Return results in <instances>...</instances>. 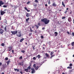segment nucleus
I'll return each mask as SVG.
<instances>
[{
	"label": "nucleus",
	"mask_w": 74,
	"mask_h": 74,
	"mask_svg": "<svg viewBox=\"0 0 74 74\" xmlns=\"http://www.w3.org/2000/svg\"><path fill=\"white\" fill-rule=\"evenodd\" d=\"M7 27L5 26V28L4 29L5 30V31H7Z\"/></svg>",
	"instance_id": "nucleus-31"
},
{
	"label": "nucleus",
	"mask_w": 74,
	"mask_h": 74,
	"mask_svg": "<svg viewBox=\"0 0 74 74\" xmlns=\"http://www.w3.org/2000/svg\"><path fill=\"white\" fill-rule=\"evenodd\" d=\"M29 19H30V18H27L26 19V22H28V21H29Z\"/></svg>",
	"instance_id": "nucleus-22"
},
{
	"label": "nucleus",
	"mask_w": 74,
	"mask_h": 74,
	"mask_svg": "<svg viewBox=\"0 0 74 74\" xmlns=\"http://www.w3.org/2000/svg\"><path fill=\"white\" fill-rule=\"evenodd\" d=\"M3 7L4 8H7V6L6 5H3Z\"/></svg>",
	"instance_id": "nucleus-29"
},
{
	"label": "nucleus",
	"mask_w": 74,
	"mask_h": 74,
	"mask_svg": "<svg viewBox=\"0 0 74 74\" xmlns=\"http://www.w3.org/2000/svg\"><path fill=\"white\" fill-rule=\"evenodd\" d=\"M73 71V70H70L69 71V73H71Z\"/></svg>",
	"instance_id": "nucleus-30"
},
{
	"label": "nucleus",
	"mask_w": 74,
	"mask_h": 74,
	"mask_svg": "<svg viewBox=\"0 0 74 74\" xmlns=\"http://www.w3.org/2000/svg\"><path fill=\"white\" fill-rule=\"evenodd\" d=\"M35 3H38V1L37 0H35Z\"/></svg>",
	"instance_id": "nucleus-37"
},
{
	"label": "nucleus",
	"mask_w": 74,
	"mask_h": 74,
	"mask_svg": "<svg viewBox=\"0 0 74 74\" xmlns=\"http://www.w3.org/2000/svg\"><path fill=\"white\" fill-rule=\"evenodd\" d=\"M20 73L21 74H23V73H22V72H20Z\"/></svg>",
	"instance_id": "nucleus-57"
},
{
	"label": "nucleus",
	"mask_w": 74,
	"mask_h": 74,
	"mask_svg": "<svg viewBox=\"0 0 74 74\" xmlns=\"http://www.w3.org/2000/svg\"><path fill=\"white\" fill-rule=\"evenodd\" d=\"M72 34L73 36H74V32H72Z\"/></svg>",
	"instance_id": "nucleus-49"
},
{
	"label": "nucleus",
	"mask_w": 74,
	"mask_h": 74,
	"mask_svg": "<svg viewBox=\"0 0 74 74\" xmlns=\"http://www.w3.org/2000/svg\"><path fill=\"white\" fill-rule=\"evenodd\" d=\"M14 69L15 71H17L18 72V71H19V69L14 68Z\"/></svg>",
	"instance_id": "nucleus-15"
},
{
	"label": "nucleus",
	"mask_w": 74,
	"mask_h": 74,
	"mask_svg": "<svg viewBox=\"0 0 74 74\" xmlns=\"http://www.w3.org/2000/svg\"><path fill=\"white\" fill-rule=\"evenodd\" d=\"M10 60H9L7 62V65H8V64H10Z\"/></svg>",
	"instance_id": "nucleus-21"
},
{
	"label": "nucleus",
	"mask_w": 74,
	"mask_h": 74,
	"mask_svg": "<svg viewBox=\"0 0 74 74\" xmlns=\"http://www.w3.org/2000/svg\"><path fill=\"white\" fill-rule=\"evenodd\" d=\"M67 33L68 34H70V33H69V32H67Z\"/></svg>",
	"instance_id": "nucleus-56"
},
{
	"label": "nucleus",
	"mask_w": 74,
	"mask_h": 74,
	"mask_svg": "<svg viewBox=\"0 0 74 74\" xmlns=\"http://www.w3.org/2000/svg\"><path fill=\"white\" fill-rule=\"evenodd\" d=\"M2 68L3 69H5V66H3Z\"/></svg>",
	"instance_id": "nucleus-48"
},
{
	"label": "nucleus",
	"mask_w": 74,
	"mask_h": 74,
	"mask_svg": "<svg viewBox=\"0 0 74 74\" xmlns=\"http://www.w3.org/2000/svg\"><path fill=\"white\" fill-rule=\"evenodd\" d=\"M21 52H22L23 53H25V50H21Z\"/></svg>",
	"instance_id": "nucleus-28"
},
{
	"label": "nucleus",
	"mask_w": 74,
	"mask_h": 74,
	"mask_svg": "<svg viewBox=\"0 0 74 74\" xmlns=\"http://www.w3.org/2000/svg\"><path fill=\"white\" fill-rule=\"evenodd\" d=\"M30 31L31 32H34V31H33L31 27H30Z\"/></svg>",
	"instance_id": "nucleus-25"
},
{
	"label": "nucleus",
	"mask_w": 74,
	"mask_h": 74,
	"mask_svg": "<svg viewBox=\"0 0 74 74\" xmlns=\"http://www.w3.org/2000/svg\"><path fill=\"white\" fill-rule=\"evenodd\" d=\"M62 5H63L64 7H65V5L64 3V2H63V1L62 2Z\"/></svg>",
	"instance_id": "nucleus-17"
},
{
	"label": "nucleus",
	"mask_w": 74,
	"mask_h": 74,
	"mask_svg": "<svg viewBox=\"0 0 74 74\" xmlns=\"http://www.w3.org/2000/svg\"><path fill=\"white\" fill-rule=\"evenodd\" d=\"M73 23L74 24V19L73 20Z\"/></svg>",
	"instance_id": "nucleus-64"
},
{
	"label": "nucleus",
	"mask_w": 74,
	"mask_h": 74,
	"mask_svg": "<svg viewBox=\"0 0 74 74\" xmlns=\"http://www.w3.org/2000/svg\"><path fill=\"white\" fill-rule=\"evenodd\" d=\"M1 46H2V47H4V43H2L1 44Z\"/></svg>",
	"instance_id": "nucleus-34"
},
{
	"label": "nucleus",
	"mask_w": 74,
	"mask_h": 74,
	"mask_svg": "<svg viewBox=\"0 0 74 74\" xmlns=\"http://www.w3.org/2000/svg\"><path fill=\"white\" fill-rule=\"evenodd\" d=\"M68 20L69 22H70L71 21V17H69L68 19Z\"/></svg>",
	"instance_id": "nucleus-12"
},
{
	"label": "nucleus",
	"mask_w": 74,
	"mask_h": 74,
	"mask_svg": "<svg viewBox=\"0 0 74 74\" xmlns=\"http://www.w3.org/2000/svg\"><path fill=\"white\" fill-rule=\"evenodd\" d=\"M9 48V49H12V47L11 46H10L8 47Z\"/></svg>",
	"instance_id": "nucleus-27"
},
{
	"label": "nucleus",
	"mask_w": 74,
	"mask_h": 74,
	"mask_svg": "<svg viewBox=\"0 0 74 74\" xmlns=\"http://www.w3.org/2000/svg\"><path fill=\"white\" fill-rule=\"evenodd\" d=\"M67 11L66 10L64 12V13L65 14H67Z\"/></svg>",
	"instance_id": "nucleus-42"
},
{
	"label": "nucleus",
	"mask_w": 74,
	"mask_h": 74,
	"mask_svg": "<svg viewBox=\"0 0 74 74\" xmlns=\"http://www.w3.org/2000/svg\"><path fill=\"white\" fill-rule=\"evenodd\" d=\"M24 8L25 10H26V11H27V12H29V11H30V10H29L28 9H27V8H26V7Z\"/></svg>",
	"instance_id": "nucleus-18"
},
{
	"label": "nucleus",
	"mask_w": 74,
	"mask_h": 74,
	"mask_svg": "<svg viewBox=\"0 0 74 74\" xmlns=\"http://www.w3.org/2000/svg\"><path fill=\"white\" fill-rule=\"evenodd\" d=\"M18 32L16 34V35L17 37H20L22 36V35H21V32L19 31H18Z\"/></svg>",
	"instance_id": "nucleus-2"
},
{
	"label": "nucleus",
	"mask_w": 74,
	"mask_h": 74,
	"mask_svg": "<svg viewBox=\"0 0 74 74\" xmlns=\"http://www.w3.org/2000/svg\"><path fill=\"white\" fill-rule=\"evenodd\" d=\"M48 4H50V0H49V2H48Z\"/></svg>",
	"instance_id": "nucleus-50"
},
{
	"label": "nucleus",
	"mask_w": 74,
	"mask_h": 74,
	"mask_svg": "<svg viewBox=\"0 0 74 74\" xmlns=\"http://www.w3.org/2000/svg\"><path fill=\"white\" fill-rule=\"evenodd\" d=\"M34 27V26H33L32 27V28H33Z\"/></svg>",
	"instance_id": "nucleus-58"
},
{
	"label": "nucleus",
	"mask_w": 74,
	"mask_h": 74,
	"mask_svg": "<svg viewBox=\"0 0 74 74\" xmlns=\"http://www.w3.org/2000/svg\"><path fill=\"white\" fill-rule=\"evenodd\" d=\"M67 69H72V67H70V66H68L67 67Z\"/></svg>",
	"instance_id": "nucleus-33"
},
{
	"label": "nucleus",
	"mask_w": 74,
	"mask_h": 74,
	"mask_svg": "<svg viewBox=\"0 0 74 74\" xmlns=\"http://www.w3.org/2000/svg\"><path fill=\"white\" fill-rule=\"evenodd\" d=\"M42 30H44L45 29V27H43L42 28Z\"/></svg>",
	"instance_id": "nucleus-54"
},
{
	"label": "nucleus",
	"mask_w": 74,
	"mask_h": 74,
	"mask_svg": "<svg viewBox=\"0 0 74 74\" xmlns=\"http://www.w3.org/2000/svg\"><path fill=\"white\" fill-rule=\"evenodd\" d=\"M34 32L35 33H36V34L37 33V30H35Z\"/></svg>",
	"instance_id": "nucleus-43"
},
{
	"label": "nucleus",
	"mask_w": 74,
	"mask_h": 74,
	"mask_svg": "<svg viewBox=\"0 0 74 74\" xmlns=\"http://www.w3.org/2000/svg\"><path fill=\"white\" fill-rule=\"evenodd\" d=\"M27 69L28 70H30V69H31V67L30 66H29L28 67H27Z\"/></svg>",
	"instance_id": "nucleus-23"
},
{
	"label": "nucleus",
	"mask_w": 74,
	"mask_h": 74,
	"mask_svg": "<svg viewBox=\"0 0 74 74\" xmlns=\"http://www.w3.org/2000/svg\"><path fill=\"white\" fill-rule=\"evenodd\" d=\"M11 29H12V30H14V27H13V26H12V27Z\"/></svg>",
	"instance_id": "nucleus-41"
},
{
	"label": "nucleus",
	"mask_w": 74,
	"mask_h": 74,
	"mask_svg": "<svg viewBox=\"0 0 74 74\" xmlns=\"http://www.w3.org/2000/svg\"><path fill=\"white\" fill-rule=\"evenodd\" d=\"M66 18V16H64L62 17V19H64Z\"/></svg>",
	"instance_id": "nucleus-32"
},
{
	"label": "nucleus",
	"mask_w": 74,
	"mask_h": 74,
	"mask_svg": "<svg viewBox=\"0 0 74 74\" xmlns=\"http://www.w3.org/2000/svg\"><path fill=\"white\" fill-rule=\"evenodd\" d=\"M24 71H26V72H28V69H25L24 70Z\"/></svg>",
	"instance_id": "nucleus-24"
},
{
	"label": "nucleus",
	"mask_w": 74,
	"mask_h": 74,
	"mask_svg": "<svg viewBox=\"0 0 74 74\" xmlns=\"http://www.w3.org/2000/svg\"><path fill=\"white\" fill-rule=\"evenodd\" d=\"M31 70H32V74H33V73H34L35 72H36L34 69L33 68H31Z\"/></svg>",
	"instance_id": "nucleus-7"
},
{
	"label": "nucleus",
	"mask_w": 74,
	"mask_h": 74,
	"mask_svg": "<svg viewBox=\"0 0 74 74\" xmlns=\"http://www.w3.org/2000/svg\"><path fill=\"white\" fill-rule=\"evenodd\" d=\"M32 35V33H30L29 34V36H31Z\"/></svg>",
	"instance_id": "nucleus-38"
},
{
	"label": "nucleus",
	"mask_w": 74,
	"mask_h": 74,
	"mask_svg": "<svg viewBox=\"0 0 74 74\" xmlns=\"http://www.w3.org/2000/svg\"><path fill=\"white\" fill-rule=\"evenodd\" d=\"M54 53V52L53 51H51V53L50 54V55L51 56V57H50V59H52L53 58V57H54V56H55V55H53Z\"/></svg>",
	"instance_id": "nucleus-4"
},
{
	"label": "nucleus",
	"mask_w": 74,
	"mask_h": 74,
	"mask_svg": "<svg viewBox=\"0 0 74 74\" xmlns=\"http://www.w3.org/2000/svg\"><path fill=\"white\" fill-rule=\"evenodd\" d=\"M30 3V1H28V2H27V4H29V3Z\"/></svg>",
	"instance_id": "nucleus-47"
},
{
	"label": "nucleus",
	"mask_w": 74,
	"mask_h": 74,
	"mask_svg": "<svg viewBox=\"0 0 74 74\" xmlns=\"http://www.w3.org/2000/svg\"><path fill=\"white\" fill-rule=\"evenodd\" d=\"M30 14H29V13H27V14L26 15V16L27 17H29V16H30Z\"/></svg>",
	"instance_id": "nucleus-11"
},
{
	"label": "nucleus",
	"mask_w": 74,
	"mask_h": 74,
	"mask_svg": "<svg viewBox=\"0 0 74 74\" xmlns=\"http://www.w3.org/2000/svg\"><path fill=\"white\" fill-rule=\"evenodd\" d=\"M4 31L2 30V29H0V34H3L4 33Z\"/></svg>",
	"instance_id": "nucleus-8"
},
{
	"label": "nucleus",
	"mask_w": 74,
	"mask_h": 74,
	"mask_svg": "<svg viewBox=\"0 0 74 74\" xmlns=\"http://www.w3.org/2000/svg\"><path fill=\"white\" fill-rule=\"evenodd\" d=\"M11 33H12V34H13V35H15V34L18 33V31H11Z\"/></svg>",
	"instance_id": "nucleus-6"
},
{
	"label": "nucleus",
	"mask_w": 74,
	"mask_h": 74,
	"mask_svg": "<svg viewBox=\"0 0 74 74\" xmlns=\"http://www.w3.org/2000/svg\"><path fill=\"white\" fill-rule=\"evenodd\" d=\"M71 13H72V11H71L69 12V14H71Z\"/></svg>",
	"instance_id": "nucleus-55"
},
{
	"label": "nucleus",
	"mask_w": 74,
	"mask_h": 74,
	"mask_svg": "<svg viewBox=\"0 0 74 74\" xmlns=\"http://www.w3.org/2000/svg\"><path fill=\"white\" fill-rule=\"evenodd\" d=\"M41 26V23H38V25H35V26L36 27L37 29H38L39 28V26Z\"/></svg>",
	"instance_id": "nucleus-5"
},
{
	"label": "nucleus",
	"mask_w": 74,
	"mask_h": 74,
	"mask_svg": "<svg viewBox=\"0 0 74 74\" xmlns=\"http://www.w3.org/2000/svg\"><path fill=\"white\" fill-rule=\"evenodd\" d=\"M18 65H20V66H23V64L22 62H20L18 64Z\"/></svg>",
	"instance_id": "nucleus-14"
},
{
	"label": "nucleus",
	"mask_w": 74,
	"mask_h": 74,
	"mask_svg": "<svg viewBox=\"0 0 74 74\" xmlns=\"http://www.w3.org/2000/svg\"><path fill=\"white\" fill-rule=\"evenodd\" d=\"M54 34H55V36H58V32H54Z\"/></svg>",
	"instance_id": "nucleus-20"
},
{
	"label": "nucleus",
	"mask_w": 74,
	"mask_h": 74,
	"mask_svg": "<svg viewBox=\"0 0 74 74\" xmlns=\"http://www.w3.org/2000/svg\"><path fill=\"white\" fill-rule=\"evenodd\" d=\"M5 60H8V58L7 57H6L5 58Z\"/></svg>",
	"instance_id": "nucleus-35"
},
{
	"label": "nucleus",
	"mask_w": 74,
	"mask_h": 74,
	"mask_svg": "<svg viewBox=\"0 0 74 74\" xmlns=\"http://www.w3.org/2000/svg\"><path fill=\"white\" fill-rule=\"evenodd\" d=\"M33 60H36V57H34L33 58Z\"/></svg>",
	"instance_id": "nucleus-45"
},
{
	"label": "nucleus",
	"mask_w": 74,
	"mask_h": 74,
	"mask_svg": "<svg viewBox=\"0 0 74 74\" xmlns=\"http://www.w3.org/2000/svg\"><path fill=\"white\" fill-rule=\"evenodd\" d=\"M42 48H43V49H45V47H43Z\"/></svg>",
	"instance_id": "nucleus-62"
},
{
	"label": "nucleus",
	"mask_w": 74,
	"mask_h": 74,
	"mask_svg": "<svg viewBox=\"0 0 74 74\" xmlns=\"http://www.w3.org/2000/svg\"><path fill=\"white\" fill-rule=\"evenodd\" d=\"M1 65H2V63H1V62H0V66H1Z\"/></svg>",
	"instance_id": "nucleus-52"
},
{
	"label": "nucleus",
	"mask_w": 74,
	"mask_h": 74,
	"mask_svg": "<svg viewBox=\"0 0 74 74\" xmlns=\"http://www.w3.org/2000/svg\"><path fill=\"white\" fill-rule=\"evenodd\" d=\"M10 6L11 7H13V5H12V4H10Z\"/></svg>",
	"instance_id": "nucleus-59"
},
{
	"label": "nucleus",
	"mask_w": 74,
	"mask_h": 74,
	"mask_svg": "<svg viewBox=\"0 0 74 74\" xmlns=\"http://www.w3.org/2000/svg\"><path fill=\"white\" fill-rule=\"evenodd\" d=\"M66 10H69V8H66Z\"/></svg>",
	"instance_id": "nucleus-60"
},
{
	"label": "nucleus",
	"mask_w": 74,
	"mask_h": 74,
	"mask_svg": "<svg viewBox=\"0 0 74 74\" xmlns=\"http://www.w3.org/2000/svg\"><path fill=\"white\" fill-rule=\"evenodd\" d=\"M37 57H38V58H40V56L39 55L37 56Z\"/></svg>",
	"instance_id": "nucleus-46"
},
{
	"label": "nucleus",
	"mask_w": 74,
	"mask_h": 74,
	"mask_svg": "<svg viewBox=\"0 0 74 74\" xmlns=\"http://www.w3.org/2000/svg\"><path fill=\"white\" fill-rule=\"evenodd\" d=\"M52 5L53 6H54V7H56L57 5H56V4L55 3V2H54L53 3Z\"/></svg>",
	"instance_id": "nucleus-13"
},
{
	"label": "nucleus",
	"mask_w": 74,
	"mask_h": 74,
	"mask_svg": "<svg viewBox=\"0 0 74 74\" xmlns=\"http://www.w3.org/2000/svg\"><path fill=\"white\" fill-rule=\"evenodd\" d=\"M0 13L1 15H4V14H5V12L3 11L2 10H1Z\"/></svg>",
	"instance_id": "nucleus-9"
},
{
	"label": "nucleus",
	"mask_w": 74,
	"mask_h": 74,
	"mask_svg": "<svg viewBox=\"0 0 74 74\" xmlns=\"http://www.w3.org/2000/svg\"><path fill=\"white\" fill-rule=\"evenodd\" d=\"M20 59H22V56H21L19 58Z\"/></svg>",
	"instance_id": "nucleus-44"
},
{
	"label": "nucleus",
	"mask_w": 74,
	"mask_h": 74,
	"mask_svg": "<svg viewBox=\"0 0 74 74\" xmlns=\"http://www.w3.org/2000/svg\"><path fill=\"white\" fill-rule=\"evenodd\" d=\"M1 74H4V73H2Z\"/></svg>",
	"instance_id": "nucleus-63"
},
{
	"label": "nucleus",
	"mask_w": 74,
	"mask_h": 74,
	"mask_svg": "<svg viewBox=\"0 0 74 74\" xmlns=\"http://www.w3.org/2000/svg\"><path fill=\"white\" fill-rule=\"evenodd\" d=\"M4 3L3 1H0V7H1V5H3Z\"/></svg>",
	"instance_id": "nucleus-10"
},
{
	"label": "nucleus",
	"mask_w": 74,
	"mask_h": 74,
	"mask_svg": "<svg viewBox=\"0 0 74 74\" xmlns=\"http://www.w3.org/2000/svg\"><path fill=\"white\" fill-rule=\"evenodd\" d=\"M11 49H8L9 51H11Z\"/></svg>",
	"instance_id": "nucleus-61"
},
{
	"label": "nucleus",
	"mask_w": 74,
	"mask_h": 74,
	"mask_svg": "<svg viewBox=\"0 0 74 74\" xmlns=\"http://www.w3.org/2000/svg\"><path fill=\"white\" fill-rule=\"evenodd\" d=\"M24 40V38H22L20 40V42H22V41H23Z\"/></svg>",
	"instance_id": "nucleus-16"
},
{
	"label": "nucleus",
	"mask_w": 74,
	"mask_h": 74,
	"mask_svg": "<svg viewBox=\"0 0 74 74\" xmlns=\"http://www.w3.org/2000/svg\"><path fill=\"white\" fill-rule=\"evenodd\" d=\"M45 6H46V7H48V5H47V4H45Z\"/></svg>",
	"instance_id": "nucleus-51"
},
{
	"label": "nucleus",
	"mask_w": 74,
	"mask_h": 74,
	"mask_svg": "<svg viewBox=\"0 0 74 74\" xmlns=\"http://www.w3.org/2000/svg\"><path fill=\"white\" fill-rule=\"evenodd\" d=\"M41 21L42 22H43L45 25H47V24H48L49 23V20L47 19V18H43L41 20Z\"/></svg>",
	"instance_id": "nucleus-1"
},
{
	"label": "nucleus",
	"mask_w": 74,
	"mask_h": 74,
	"mask_svg": "<svg viewBox=\"0 0 74 74\" xmlns=\"http://www.w3.org/2000/svg\"><path fill=\"white\" fill-rule=\"evenodd\" d=\"M45 56L46 57H49V54H48V53H46L45 54Z\"/></svg>",
	"instance_id": "nucleus-19"
},
{
	"label": "nucleus",
	"mask_w": 74,
	"mask_h": 74,
	"mask_svg": "<svg viewBox=\"0 0 74 74\" xmlns=\"http://www.w3.org/2000/svg\"><path fill=\"white\" fill-rule=\"evenodd\" d=\"M35 47V46H32V47H33V49L34 50L35 49H34V47Z\"/></svg>",
	"instance_id": "nucleus-39"
},
{
	"label": "nucleus",
	"mask_w": 74,
	"mask_h": 74,
	"mask_svg": "<svg viewBox=\"0 0 74 74\" xmlns=\"http://www.w3.org/2000/svg\"><path fill=\"white\" fill-rule=\"evenodd\" d=\"M40 37L41 38H44V36H41Z\"/></svg>",
	"instance_id": "nucleus-40"
},
{
	"label": "nucleus",
	"mask_w": 74,
	"mask_h": 74,
	"mask_svg": "<svg viewBox=\"0 0 74 74\" xmlns=\"http://www.w3.org/2000/svg\"><path fill=\"white\" fill-rule=\"evenodd\" d=\"M12 52L13 53H14V51L12 50Z\"/></svg>",
	"instance_id": "nucleus-53"
},
{
	"label": "nucleus",
	"mask_w": 74,
	"mask_h": 74,
	"mask_svg": "<svg viewBox=\"0 0 74 74\" xmlns=\"http://www.w3.org/2000/svg\"><path fill=\"white\" fill-rule=\"evenodd\" d=\"M73 66V64H72V63H71V64H70L69 66L70 67H71V66Z\"/></svg>",
	"instance_id": "nucleus-36"
},
{
	"label": "nucleus",
	"mask_w": 74,
	"mask_h": 74,
	"mask_svg": "<svg viewBox=\"0 0 74 74\" xmlns=\"http://www.w3.org/2000/svg\"><path fill=\"white\" fill-rule=\"evenodd\" d=\"M71 45H72V46H74V42H72L71 43Z\"/></svg>",
	"instance_id": "nucleus-26"
},
{
	"label": "nucleus",
	"mask_w": 74,
	"mask_h": 74,
	"mask_svg": "<svg viewBox=\"0 0 74 74\" xmlns=\"http://www.w3.org/2000/svg\"><path fill=\"white\" fill-rule=\"evenodd\" d=\"M33 66L35 70H38V69H39V68L40 67V66H36V64H34Z\"/></svg>",
	"instance_id": "nucleus-3"
}]
</instances>
